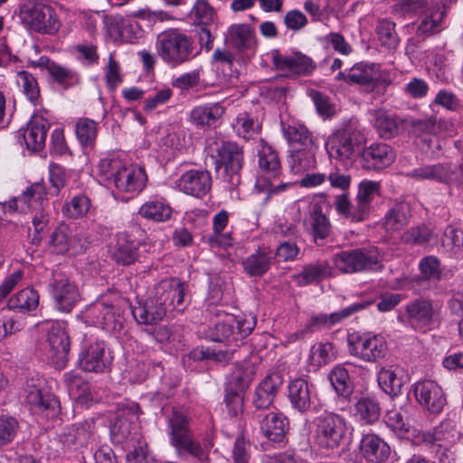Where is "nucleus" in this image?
Returning a JSON list of instances; mask_svg holds the SVG:
<instances>
[{
	"label": "nucleus",
	"mask_w": 463,
	"mask_h": 463,
	"mask_svg": "<svg viewBox=\"0 0 463 463\" xmlns=\"http://www.w3.org/2000/svg\"><path fill=\"white\" fill-rule=\"evenodd\" d=\"M98 173L104 180L113 184L118 194L129 197L143 191L147 181L144 168L115 156L102 158L98 165Z\"/></svg>",
	"instance_id": "1"
},
{
	"label": "nucleus",
	"mask_w": 463,
	"mask_h": 463,
	"mask_svg": "<svg viewBox=\"0 0 463 463\" xmlns=\"http://www.w3.org/2000/svg\"><path fill=\"white\" fill-rule=\"evenodd\" d=\"M206 151L213 159L220 178L230 188L237 186L241 182L240 172L244 161L242 148L233 142L210 138L207 141Z\"/></svg>",
	"instance_id": "2"
},
{
	"label": "nucleus",
	"mask_w": 463,
	"mask_h": 463,
	"mask_svg": "<svg viewBox=\"0 0 463 463\" xmlns=\"http://www.w3.org/2000/svg\"><path fill=\"white\" fill-rule=\"evenodd\" d=\"M194 42L178 29L160 33L156 41V50L161 60L170 67L180 66L194 57Z\"/></svg>",
	"instance_id": "3"
},
{
	"label": "nucleus",
	"mask_w": 463,
	"mask_h": 463,
	"mask_svg": "<svg viewBox=\"0 0 463 463\" xmlns=\"http://www.w3.org/2000/svg\"><path fill=\"white\" fill-rule=\"evenodd\" d=\"M379 192V182L363 180L358 184L354 203H351L348 195L345 194L335 197V211L353 222H363L368 218L372 209V203Z\"/></svg>",
	"instance_id": "4"
},
{
	"label": "nucleus",
	"mask_w": 463,
	"mask_h": 463,
	"mask_svg": "<svg viewBox=\"0 0 463 463\" xmlns=\"http://www.w3.org/2000/svg\"><path fill=\"white\" fill-rule=\"evenodd\" d=\"M166 420L170 445L176 449L178 454L186 451L200 462H203L207 458V453L201 444L194 439L186 414L174 408Z\"/></svg>",
	"instance_id": "5"
},
{
	"label": "nucleus",
	"mask_w": 463,
	"mask_h": 463,
	"mask_svg": "<svg viewBox=\"0 0 463 463\" xmlns=\"http://www.w3.org/2000/svg\"><path fill=\"white\" fill-rule=\"evenodd\" d=\"M395 11L402 15L420 13L416 31L419 36H428L439 32L446 14L442 5L428 0H404L395 5Z\"/></svg>",
	"instance_id": "6"
},
{
	"label": "nucleus",
	"mask_w": 463,
	"mask_h": 463,
	"mask_svg": "<svg viewBox=\"0 0 463 463\" xmlns=\"http://www.w3.org/2000/svg\"><path fill=\"white\" fill-rule=\"evenodd\" d=\"M382 260L383 254L374 246L342 250L332 258L334 267L345 274L378 269Z\"/></svg>",
	"instance_id": "7"
},
{
	"label": "nucleus",
	"mask_w": 463,
	"mask_h": 463,
	"mask_svg": "<svg viewBox=\"0 0 463 463\" xmlns=\"http://www.w3.org/2000/svg\"><path fill=\"white\" fill-rule=\"evenodd\" d=\"M256 319L252 316H225L222 321L208 328L206 336L214 342H227L232 346H240L252 332Z\"/></svg>",
	"instance_id": "8"
},
{
	"label": "nucleus",
	"mask_w": 463,
	"mask_h": 463,
	"mask_svg": "<svg viewBox=\"0 0 463 463\" xmlns=\"http://www.w3.org/2000/svg\"><path fill=\"white\" fill-rule=\"evenodd\" d=\"M364 144L361 131L351 127L336 129L330 134L325 146L330 158L348 162L353 161Z\"/></svg>",
	"instance_id": "9"
},
{
	"label": "nucleus",
	"mask_w": 463,
	"mask_h": 463,
	"mask_svg": "<svg viewBox=\"0 0 463 463\" xmlns=\"http://www.w3.org/2000/svg\"><path fill=\"white\" fill-rule=\"evenodd\" d=\"M347 345L351 355L367 363H379L385 359L389 353L385 337L372 332L350 334Z\"/></svg>",
	"instance_id": "10"
},
{
	"label": "nucleus",
	"mask_w": 463,
	"mask_h": 463,
	"mask_svg": "<svg viewBox=\"0 0 463 463\" xmlns=\"http://www.w3.org/2000/svg\"><path fill=\"white\" fill-rule=\"evenodd\" d=\"M346 433V420L339 414L326 412L316 420L314 439L320 448L335 449L339 447L345 439Z\"/></svg>",
	"instance_id": "11"
},
{
	"label": "nucleus",
	"mask_w": 463,
	"mask_h": 463,
	"mask_svg": "<svg viewBox=\"0 0 463 463\" xmlns=\"http://www.w3.org/2000/svg\"><path fill=\"white\" fill-rule=\"evenodd\" d=\"M83 317L87 324L108 332H115L122 326L121 310L114 301L109 299L101 298L90 304Z\"/></svg>",
	"instance_id": "12"
},
{
	"label": "nucleus",
	"mask_w": 463,
	"mask_h": 463,
	"mask_svg": "<svg viewBox=\"0 0 463 463\" xmlns=\"http://www.w3.org/2000/svg\"><path fill=\"white\" fill-rule=\"evenodd\" d=\"M71 340L66 329L60 324H52L47 331L43 344L45 358L56 368L63 369L69 360Z\"/></svg>",
	"instance_id": "13"
},
{
	"label": "nucleus",
	"mask_w": 463,
	"mask_h": 463,
	"mask_svg": "<svg viewBox=\"0 0 463 463\" xmlns=\"http://www.w3.org/2000/svg\"><path fill=\"white\" fill-rule=\"evenodd\" d=\"M23 22L31 30L53 34L59 30V21L54 9L43 2H34L21 12Z\"/></svg>",
	"instance_id": "14"
},
{
	"label": "nucleus",
	"mask_w": 463,
	"mask_h": 463,
	"mask_svg": "<svg viewBox=\"0 0 463 463\" xmlns=\"http://www.w3.org/2000/svg\"><path fill=\"white\" fill-rule=\"evenodd\" d=\"M188 285L177 278H170L160 281L155 288V294L159 298L166 311H184L188 301L187 297Z\"/></svg>",
	"instance_id": "15"
},
{
	"label": "nucleus",
	"mask_w": 463,
	"mask_h": 463,
	"mask_svg": "<svg viewBox=\"0 0 463 463\" xmlns=\"http://www.w3.org/2000/svg\"><path fill=\"white\" fill-rule=\"evenodd\" d=\"M48 249L52 253L77 255L84 250L80 237L68 224L60 223L48 239Z\"/></svg>",
	"instance_id": "16"
},
{
	"label": "nucleus",
	"mask_w": 463,
	"mask_h": 463,
	"mask_svg": "<svg viewBox=\"0 0 463 463\" xmlns=\"http://www.w3.org/2000/svg\"><path fill=\"white\" fill-rule=\"evenodd\" d=\"M420 437L423 442L437 447V454L439 453V449L444 450L440 456L441 461L444 460L442 457L449 461L447 452H449L450 449L459 440V432L452 420H442L433 430L420 433Z\"/></svg>",
	"instance_id": "17"
},
{
	"label": "nucleus",
	"mask_w": 463,
	"mask_h": 463,
	"mask_svg": "<svg viewBox=\"0 0 463 463\" xmlns=\"http://www.w3.org/2000/svg\"><path fill=\"white\" fill-rule=\"evenodd\" d=\"M413 393L418 403L433 414L441 412L447 403L446 394L442 388L432 380L415 383Z\"/></svg>",
	"instance_id": "18"
},
{
	"label": "nucleus",
	"mask_w": 463,
	"mask_h": 463,
	"mask_svg": "<svg viewBox=\"0 0 463 463\" xmlns=\"http://www.w3.org/2000/svg\"><path fill=\"white\" fill-rule=\"evenodd\" d=\"M437 316L433 304L429 299H416L404 307L403 312L399 315V320L409 323L418 329L430 326Z\"/></svg>",
	"instance_id": "19"
},
{
	"label": "nucleus",
	"mask_w": 463,
	"mask_h": 463,
	"mask_svg": "<svg viewBox=\"0 0 463 463\" xmlns=\"http://www.w3.org/2000/svg\"><path fill=\"white\" fill-rule=\"evenodd\" d=\"M96 439V422L93 418L75 423L63 429L59 440L68 448L88 446Z\"/></svg>",
	"instance_id": "20"
},
{
	"label": "nucleus",
	"mask_w": 463,
	"mask_h": 463,
	"mask_svg": "<svg viewBox=\"0 0 463 463\" xmlns=\"http://www.w3.org/2000/svg\"><path fill=\"white\" fill-rule=\"evenodd\" d=\"M79 364L86 372H103L109 364L104 343L99 340H85L79 355Z\"/></svg>",
	"instance_id": "21"
},
{
	"label": "nucleus",
	"mask_w": 463,
	"mask_h": 463,
	"mask_svg": "<svg viewBox=\"0 0 463 463\" xmlns=\"http://www.w3.org/2000/svg\"><path fill=\"white\" fill-rule=\"evenodd\" d=\"M271 55L276 69L286 71L288 76L308 75L316 68L312 59L299 52L282 55L275 51Z\"/></svg>",
	"instance_id": "22"
},
{
	"label": "nucleus",
	"mask_w": 463,
	"mask_h": 463,
	"mask_svg": "<svg viewBox=\"0 0 463 463\" xmlns=\"http://www.w3.org/2000/svg\"><path fill=\"white\" fill-rule=\"evenodd\" d=\"M24 392L25 402L34 411H44L57 402L47 390L44 379L40 377L28 379Z\"/></svg>",
	"instance_id": "23"
},
{
	"label": "nucleus",
	"mask_w": 463,
	"mask_h": 463,
	"mask_svg": "<svg viewBox=\"0 0 463 463\" xmlns=\"http://www.w3.org/2000/svg\"><path fill=\"white\" fill-rule=\"evenodd\" d=\"M176 185L183 193L200 198L210 192L212 176L207 170L191 169L180 176Z\"/></svg>",
	"instance_id": "24"
},
{
	"label": "nucleus",
	"mask_w": 463,
	"mask_h": 463,
	"mask_svg": "<svg viewBox=\"0 0 463 463\" xmlns=\"http://www.w3.org/2000/svg\"><path fill=\"white\" fill-rule=\"evenodd\" d=\"M463 175V164L458 169H452L447 163L425 165L414 168L409 176L418 181H433L437 183H449V181Z\"/></svg>",
	"instance_id": "25"
},
{
	"label": "nucleus",
	"mask_w": 463,
	"mask_h": 463,
	"mask_svg": "<svg viewBox=\"0 0 463 463\" xmlns=\"http://www.w3.org/2000/svg\"><path fill=\"white\" fill-rule=\"evenodd\" d=\"M50 127L47 118L42 113H34L21 134L25 147L34 152L43 149Z\"/></svg>",
	"instance_id": "26"
},
{
	"label": "nucleus",
	"mask_w": 463,
	"mask_h": 463,
	"mask_svg": "<svg viewBox=\"0 0 463 463\" xmlns=\"http://www.w3.org/2000/svg\"><path fill=\"white\" fill-rule=\"evenodd\" d=\"M298 210L307 208L310 213L311 232L315 241L327 238L332 230L329 218L322 213V207L317 198L306 197L297 202Z\"/></svg>",
	"instance_id": "27"
},
{
	"label": "nucleus",
	"mask_w": 463,
	"mask_h": 463,
	"mask_svg": "<svg viewBox=\"0 0 463 463\" xmlns=\"http://www.w3.org/2000/svg\"><path fill=\"white\" fill-rule=\"evenodd\" d=\"M288 398L291 406L301 413L311 410L317 411L314 405L316 394L312 391V386L303 378H297L289 382Z\"/></svg>",
	"instance_id": "28"
},
{
	"label": "nucleus",
	"mask_w": 463,
	"mask_h": 463,
	"mask_svg": "<svg viewBox=\"0 0 463 463\" xmlns=\"http://www.w3.org/2000/svg\"><path fill=\"white\" fill-rule=\"evenodd\" d=\"M52 296L57 309L65 313L71 312L80 299L78 287L68 279L54 280L52 284Z\"/></svg>",
	"instance_id": "29"
},
{
	"label": "nucleus",
	"mask_w": 463,
	"mask_h": 463,
	"mask_svg": "<svg viewBox=\"0 0 463 463\" xmlns=\"http://www.w3.org/2000/svg\"><path fill=\"white\" fill-rule=\"evenodd\" d=\"M165 313L166 307L162 305L155 293L145 302H139L132 308L134 318L142 325H156L163 320Z\"/></svg>",
	"instance_id": "30"
},
{
	"label": "nucleus",
	"mask_w": 463,
	"mask_h": 463,
	"mask_svg": "<svg viewBox=\"0 0 463 463\" xmlns=\"http://www.w3.org/2000/svg\"><path fill=\"white\" fill-rule=\"evenodd\" d=\"M395 152L387 144H372L362 152V162L367 169H382L392 164Z\"/></svg>",
	"instance_id": "31"
},
{
	"label": "nucleus",
	"mask_w": 463,
	"mask_h": 463,
	"mask_svg": "<svg viewBox=\"0 0 463 463\" xmlns=\"http://www.w3.org/2000/svg\"><path fill=\"white\" fill-rule=\"evenodd\" d=\"M282 383V376L279 373H272L266 376L255 390L253 398L255 408L257 410L269 409L272 405Z\"/></svg>",
	"instance_id": "32"
},
{
	"label": "nucleus",
	"mask_w": 463,
	"mask_h": 463,
	"mask_svg": "<svg viewBox=\"0 0 463 463\" xmlns=\"http://www.w3.org/2000/svg\"><path fill=\"white\" fill-rule=\"evenodd\" d=\"M260 429L264 437L273 442H280L288 428V419L280 412H269L264 417L256 414Z\"/></svg>",
	"instance_id": "33"
},
{
	"label": "nucleus",
	"mask_w": 463,
	"mask_h": 463,
	"mask_svg": "<svg viewBox=\"0 0 463 463\" xmlns=\"http://www.w3.org/2000/svg\"><path fill=\"white\" fill-rule=\"evenodd\" d=\"M225 113L222 103H207L194 107L190 111V122L197 128L215 127Z\"/></svg>",
	"instance_id": "34"
},
{
	"label": "nucleus",
	"mask_w": 463,
	"mask_h": 463,
	"mask_svg": "<svg viewBox=\"0 0 463 463\" xmlns=\"http://www.w3.org/2000/svg\"><path fill=\"white\" fill-rule=\"evenodd\" d=\"M363 456L371 462L381 463L389 458V445L378 435L368 433L363 436L360 443Z\"/></svg>",
	"instance_id": "35"
},
{
	"label": "nucleus",
	"mask_w": 463,
	"mask_h": 463,
	"mask_svg": "<svg viewBox=\"0 0 463 463\" xmlns=\"http://www.w3.org/2000/svg\"><path fill=\"white\" fill-rule=\"evenodd\" d=\"M275 260L271 250L262 248L248 256L242 262L245 272L251 277H261L271 267Z\"/></svg>",
	"instance_id": "36"
},
{
	"label": "nucleus",
	"mask_w": 463,
	"mask_h": 463,
	"mask_svg": "<svg viewBox=\"0 0 463 463\" xmlns=\"http://www.w3.org/2000/svg\"><path fill=\"white\" fill-rule=\"evenodd\" d=\"M378 78V70L374 64L360 62L350 69L346 79L349 83H355L364 87L367 90H373Z\"/></svg>",
	"instance_id": "37"
},
{
	"label": "nucleus",
	"mask_w": 463,
	"mask_h": 463,
	"mask_svg": "<svg viewBox=\"0 0 463 463\" xmlns=\"http://www.w3.org/2000/svg\"><path fill=\"white\" fill-rule=\"evenodd\" d=\"M39 302L40 296L38 291L33 288L26 287L17 291L8 299L7 307L11 310L27 314L36 310Z\"/></svg>",
	"instance_id": "38"
},
{
	"label": "nucleus",
	"mask_w": 463,
	"mask_h": 463,
	"mask_svg": "<svg viewBox=\"0 0 463 463\" xmlns=\"http://www.w3.org/2000/svg\"><path fill=\"white\" fill-rule=\"evenodd\" d=\"M354 416L363 425L377 422L381 416L380 403L376 398L363 396L357 400L354 408Z\"/></svg>",
	"instance_id": "39"
},
{
	"label": "nucleus",
	"mask_w": 463,
	"mask_h": 463,
	"mask_svg": "<svg viewBox=\"0 0 463 463\" xmlns=\"http://www.w3.org/2000/svg\"><path fill=\"white\" fill-rule=\"evenodd\" d=\"M402 370L398 365L381 366L377 372V382L380 388L390 395H397L402 387Z\"/></svg>",
	"instance_id": "40"
},
{
	"label": "nucleus",
	"mask_w": 463,
	"mask_h": 463,
	"mask_svg": "<svg viewBox=\"0 0 463 463\" xmlns=\"http://www.w3.org/2000/svg\"><path fill=\"white\" fill-rule=\"evenodd\" d=\"M226 41L240 51L251 49L255 44L253 30L245 24H232L228 28Z\"/></svg>",
	"instance_id": "41"
},
{
	"label": "nucleus",
	"mask_w": 463,
	"mask_h": 463,
	"mask_svg": "<svg viewBox=\"0 0 463 463\" xmlns=\"http://www.w3.org/2000/svg\"><path fill=\"white\" fill-rule=\"evenodd\" d=\"M259 177H272L278 179L281 175V165L277 152L268 145L262 146L259 151Z\"/></svg>",
	"instance_id": "42"
},
{
	"label": "nucleus",
	"mask_w": 463,
	"mask_h": 463,
	"mask_svg": "<svg viewBox=\"0 0 463 463\" xmlns=\"http://www.w3.org/2000/svg\"><path fill=\"white\" fill-rule=\"evenodd\" d=\"M316 150V146L292 148L288 158L290 171L294 174H300L314 167Z\"/></svg>",
	"instance_id": "43"
},
{
	"label": "nucleus",
	"mask_w": 463,
	"mask_h": 463,
	"mask_svg": "<svg viewBox=\"0 0 463 463\" xmlns=\"http://www.w3.org/2000/svg\"><path fill=\"white\" fill-rule=\"evenodd\" d=\"M283 135L292 148L316 146L309 130L301 123L282 124Z\"/></svg>",
	"instance_id": "44"
},
{
	"label": "nucleus",
	"mask_w": 463,
	"mask_h": 463,
	"mask_svg": "<svg viewBox=\"0 0 463 463\" xmlns=\"http://www.w3.org/2000/svg\"><path fill=\"white\" fill-rule=\"evenodd\" d=\"M112 258L122 265H130L137 259V244L125 233L117 236V242L112 250Z\"/></svg>",
	"instance_id": "45"
},
{
	"label": "nucleus",
	"mask_w": 463,
	"mask_h": 463,
	"mask_svg": "<svg viewBox=\"0 0 463 463\" xmlns=\"http://www.w3.org/2000/svg\"><path fill=\"white\" fill-rule=\"evenodd\" d=\"M411 217V207L407 203H396L385 214L383 226L387 232H394L404 227Z\"/></svg>",
	"instance_id": "46"
},
{
	"label": "nucleus",
	"mask_w": 463,
	"mask_h": 463,
	"mask_svg": "<svg viewBox=\"0 0 463 463\" xmlns=\"http://www.w3.org/2000/svg\"><path fill=\"white\" fill-rule=\"evenodd\" d=\"M332 267L326 261H317L307 265L296 277L299 286H306L319 281L332 275Z\"/></svg>",
	"instance_id": "47"
},
{
	"label": "nucleus",
	"mask_w": 463,
	"mask_h": 463,
	"mask_svg": "<svg viewBox=\"0 0 463 463\" xmlns=\"http://www.w3.org/2000/svg\"><path fill=\"white\" fill-rule=\"evenodd\" d=\"M21 203H24L27 210H43L48 206L47 192L41 183L32 184L21 194Z\"/></svg>",
	"instance_id": "48"
},
{
	"label": "nucleus",
	"mask_w": 463,
	"mask_h": 463,
	"mask_svg": "<svg viewBox=\"0 0 463 463\" xmlns=\"http://www.w3.org/2000/svg\"><path fill=\"white\" fill-rule=\"evenodd\" d=\"M91 209V201L84 194H79L68 200L61 208L62 214L68 219H80L88 215Z\"/></svg>",
	"instance_id": "49"
},
{
	"label": "nucleus",
	"mask_w": 463,
	"mask_h": 463,
	"mask_svg": "<svg viewBox=\"0 0 463 463\" xmlns=\"http://www.w3.org/2000/svg\"><path fill=\"white\" fill-rule=\"evenodd\" d=\"M16 84L26 99L34 105L40 103V87L36 78L27 71L16 72Z\"/></svg>",
	"instance_id": "50"
},
{
	"label": "nucleus",
	"mask_w": 463,
	"mask_h": 463,
	"mask_svg": "<svg viewBox=\"0 0 463 463\" xmlns=\"http://www.w3.org/2000/svg\"><path fill=\"white\" fill-rule=\"evenodd\" d=\"M373 124L382 138L389 139L398 133L396 118L383 109H378L373 112Z\"/></svg>",
	"instance_id": "51"
},
{
	"label": "nucleus",
	"mask_w": 463,
	"mask_h": 463,
	"mask_svg": "<svg viewBox=\"0 0 463 463\" xmlns=\"http://www.w3.org/2000/svg\"><path fill=\"white\" fill-rule=\"evenodd\" d=\"M232 128L238 136L245 139L253 138L261 129V126L257 118L245 111L237 115Z\"/></svg>",
	"instance_id": "52"
},
{
	"label": "nucleus",
	"mask_w": 463,
	"mask_h": 463,
	"mask_svg": "<svg viewBox=\"0 0 463 463\" xmlns=\"http://www.w3.org/2000/svg\"><path fill=\"white\" fill-rule=\"evenodd\" d=\"M138 213L154 222H165L172 214L171 207L163 201L153 200L145 203L138 211Z\"/></svg>",
	"instance_id": "53"
},
{
	"label": "nucleus",
	"mask_w": 463,
	"mask_h": 463,
	"mask_svg": "<svg viewBox=\"0 0 463 463\" xmlns=\"http://www.w3.org/2000/svg\"><path fill=\"white\" fill-rule=\"evenodd\" d=\"M419 129L430 131L438 136L451 137L457 134V128L454 122L449 118H437L434 116L418 123Z\"/></svg>",
	"instance_id": "54"
},
{
	"label": "nucleus",
	"mask_w": 463,
	"mask_h": 463,
	"mask_svg": "<svg viewBox=\"0 0 463 463\" xmlns=\"http://www.w3.org/2000/svg\"><path fill=\"white\" fill-rule=\"evenodd\" d=\"M293 185L289 182H277V179L272 177H258L255 183V189L259 193L266 194L263 199L264 203H268L272 197L279 195L286 192L289 187Z\"/></svg>",
	"instance_id": "55"
},
{
	"label": "nucleus",
	"mask_w": 463,
	"mask_h": 463,
	"mask_svg": "<svg viewBox=\"0 0 463 463\" xmlns=\"http://www.w3.org/2000/svg\"><path fill=\"white\" fill-rule=\"evenodd\" d=\"M329 380L338 395L346 398L352 394L353 385L348 371L344 366H335L329 373Z\"/></svg>",
	"instance_id": "56"
},
{
	"label": "nucleus",
	"mask_w": 463,
	"mask_h": 463,
	"mask_svg": "<svg viewBox=\"0 0 463 463\" xmlns=\"http://www.w3.org/2000/svg\"><path fill=\"white\" fill-rule=\"evenodd\" d=\"M75 131L81 146H92L98 136V123L90 118H80L76 123Z\"/></svg>",
	"instance_id": "57"
},
{
	"label": "nucleus",
	"mask_w": 463,
	"mask_h": 463,
	"mask_svg": "<svg viewBox=\"0 0 463 463\" xmlns=\"http://www.w3.org/2000/svg\"><path fill=\"white\" fill-rule=\"evenodd\" d=\"M376 33L381 45L392 50L398 46L399 37L395 32V24L388 19H382L376 26Z\"/></svg>",
	"instance_id": "58"
},
{
	"label": "nucleus",
	"mask_w": 463,
	"mask_h": 463,
	"mask_svg": "<svg viewBox=\"0 0 463 463\" xmlns=\"http://www.w3.org/2000/svg\"><path fill=\"white\" fill-rule=\"evenodd\" d=\"M189 16L194 24L209 26L214 21L215 13L206 0H196Z\"/></svg>",
	"instance_id": "59"
},
{
	"label": "nucleus",
	"mask_w": 463,
	"mask_h": 463,
	"mask_svg": "<svg viewBox=\"0 0 463 463\" xmlns=\"http://www.w3.org/2000/svg\"><path fill=\"white\" fill-rule=\"evenodd\" d=\"M49 74L54 81L65 89L80 82V76L75 71L55 62L54 64L50 65Z\"/></svg>",
	"instance_id": "60"
},
{
	"label": "nucleus",
	"mask_w": 463,
	"mask_h": 463,
	"mask_svg": "<svg viewBox=\"0 0 463 463\" xmlns=\"http://www.w3.org/2000/svg\"><path fill=\"white\" fill-rule=\"evenodd\" d=\"M384 420L386 425L400 437L409 438L414 431L411 429L409 423L404 420L402 412L397 410L388 411Z\"/></svg>",
	"instance_id": "61"
},
{
	"label": "nucleus",
	"mask_w": 463,
	"mask_h": 463,
	"mask_svg": "<svg viewBox=\"0 0 463 463\" xmlns=\"http://www.w3.org/2000/svg\"><path fill=\"white\" fill-rule=\"evenodd\" d=\"M436 236L431 229L426 225L411 227L402 233L401 240L407 244H424L430 242Z\"/></svg>",
	"instance_id": "62"
},
{
	"label": "nucleus",
	"mask_w": 463,
	"mask_h": 463,
	"mask_svg": "<svg viewBox=\"0 0 463 463\" xmlns=\"http://www.w3.org/2000/svg\"><path fill=\"white\" fill-rule=\"evenodd\" d=\"M442 247L449 252H458L463 246V231L454 225H448L441 237Z\"/></svg>",
	"instance_id": "63"
},
{
	"label": "nucleus",
	"mask_w": 463,
	"mask_h": 463,
	"mask_svg": "<svg viewBox=\"0 0 463 463\" xmlns=\"http://www.w3.org/2000/svg\"><path fill=\"white\" fill-rule=\"evenodd\" d=\"M420 278L424 280L438 281L440 279V262L435 256H427L419 263Z\"/></svg>",
	"instance_id": "64"
}]
</instances>
